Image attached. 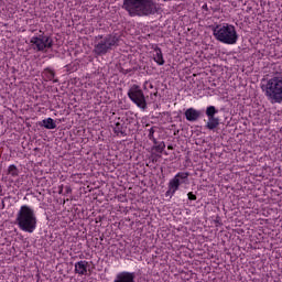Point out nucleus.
Instances as JSON below:
<instances>
[{"mask_svg": "<svg viewBox=\"0 0 282 282\" xmlns=\"http://www.w3.org/2000/svg\"><path fill=\"white\" fill-rule=\"evenodd\" d=\"M150 140H152V142H153V144H155V147H158V140L155 138L150 139Z\"/></svg>", "mask_w": 282, "mask_h": 282, "instance_id": "nucleus-23", "label": "nucleus"}, {"mask_svg": "<svg viewBox=\"0 0 282 282\" xmlns=\"http://www.w3.org/2000/svg\"><path fill=\"white\" fill-rule=\"evenodd\" d=\"M189 176L191 173L188 172H178L173 178L170 180L169 184L176 191H180V186H182V184H188Z\"/></svg>", "mask_w": 282, "mask_h": 282, "instance_id": "nucleus-9", "label": "nucleus"}, {"mask_svg": "<svg viewBox=\"0 0 282 282\" xmlns=\"http://www.w3.org/2000/svg\"><path fill=\"white\" fill-rule=\"evenodd\" d=\"M187 199L189 202H197V195H195L193 192L187 193Z\"/></svg>", "mask_w": 282, "mask_h": 282, "instance_id": "nucleus-20", "label": "nucleus"}, {"mask_svg": "<svg viewBox=\"0 0 282 282\" xmlns=\"http://www.w3.org/2000/svg\"><path fill=\"white\" fill-rule=\"evenodd\" d=\"M167 188L169 189L165 193V197H170V199H171V197H173V195H175V193H177V189L174 188L170 183L167 184Z\"/></svg>", "mask_w": 282, "mask_h": 282, "instance_id": "nucleus-17", "label": "nucleus"}, {"mask_svg": "<svg viewBox=\"0 0 282 282\" xmlns=\"http://www.w3.org/2000/svg\"><path fill=\"white\" fill-rule=\"evenodd\" d=\"M87 268H89V262L87 261H78L75 263V273L80 276H85L87 274Z\"/></svg>", "mask_w": 282, "mask_h": 282, "instance_id": "nucleus-12", "label": "nucleus"}, {"mask_svg": "<svg viewBox=\"0 0 282 282\" xmlns=\"http://www.w3.org/2000/svg\"><path fill=\"white\" fill-rule=\"evenodd\" d=\"M104 239H105L104 237H100V241H104Z\"/></svg>", "mask_w": 282, "mask_h": 282, "instance_id": "nucleus-26", "label": "nucleus"}, {"mask_svg": "<svg viewBox=\"0 0 282 282\" xmlns=\"http://www.w3.org/2000/svg\"><path fill=\"white\" fill-rule=\"evenodd\" d=\"M22 232H28L32 235L36 230V226L39 225V219L36 218V213L32 209V207L28 205H23L20 207L15 216L14 223Z\"/></svg>", "mask_w": 282, "mask_h": 282, "instance_id": "nucleus-2", "label": "nucleus"}, {"mask_svg": "<svg viewBox=\"0 0 282 282\" xmlns=\"http://www.w3.org/2000/svg\"><path fill=\"white\" fill-rule=\"evenodd\" d=\"M65 188H66V193H67V194H70V193H72V187H70V186H66Z\"/></svg>", "mask_w": 282, "mask_h": 282, "instance_id": "nucleus-22", "label": "nucleus"}, {"mask_svg": "<svg viewBox=\"0 0 282 282\" xmlns=\"http://www.w3.org/2000/svg\"><path fill=\"white\" fill-rule=\"evenodd\" d=\"M59 193H63V188L59 189Z\"/></svg>", "mask_w": 282, "mask_h": 282, "instance_id": "nucleus-27", "label": "nucleus"}, {"mask_svg": "<svg viewBox=\"0 0 282 282\" xmlns=\"http://www.w3.org/2000/svg\"><path fill=\"white\" fill-rule=\"evenodd\" d=\"M185 118L188 122H197L198 118H202V110L195 108H188L185 111Z\"/></svg>", "mask_w": 282, "mask_h": 282, "instance_id": "nucleus-11", "label": "nucleus"}, {"mask_svg": "<svg viewBox=\"0 0 282 282\" xmlns=\"http://www.w3.org/2000/svg\"><path fill=\"white\" fill-rule=\"evenodd\" d=\"M164 149H166L164 141L153 147V150L156 151V153H164Z\"/></svg>", "mask_w": 282, "mask_h": 282, "instance_id": "nucleus-18", "label": "nucleus"}, {"mask_svg": "<svg viewBox=\"0 0 282 282\" xmlns=\"http://www.w3.org/2000/svg\"><path fill=\"white\" fill-rule=\"evenodd\" d=\"M212 31L216 41H219V43H224L225 45H237V41H239V34L232 24H217L212 28Z\"/></svg>", "mask_w": 282, "mask_h": 282, "instance_id": "nucleus-4", "label": "nucleus"}, {"mask_svg": "<svg viewBox=\"0 0 282 282\" xmlns=\"http://www.w3.org/2000/svg\"><path fill=\"white\" fill-rule=\"evenodd\" d=\"M113 282H135V272L122 271L119 272Z\"/></svg>", "mask_w": 282, "mask_h": 282, "instance_id": "nucleus-10", "label": "nucleus"}, {"mask_svg": "<svg viewBox=\"0 0 282 282\" xmlns=\"http://www.w3.org/2000/svg\"><path fill=\"white\" fill-rule=\"evenodd\" d=\"M113 132L116 135H127V132L124 131V126L120 122L115 123Z\"/></svg>", "mask_w": 282, "mask_h": 282, "instance_id": "nucleus-15", "label": "nucleus"}, {"mask_svg": "<svg viewBox=\"0 0 282 282\" xmlns=\"http://www.w3.org/2000/svg\"><path fill=\"white\" fill-rule=\"evenodd\" d=\"M167 149H169L170 151H173V145H167Z\"/></svg>", "mask_w": 282, "mask_h": 282, "instance_id": "nucleus-25", "label": "nucleus"}, {"mask_svg": "<svg viewBox=\"0 0 282 282\" xmlns=\"http://www.w3.org/2000/svg\"><path fill=\"white\" fill-rule=\"evenodd\" d=\"M154 134H155V130L153 128H151L149 130V134H148L149 140H153V138H155Z\"/></svg>", "mask_w": 282, "mask_h": 282, "instance_id": "nucleus-21", "label": "nucleus"}, {"mask_svg": "<svg viewBox=\"0 0 282 282\" xmlns=\"http://www.w3.org/2000/svg\"><path fill=\"white\" fill-rule=\"evenodd\" d=\"M8 173H9V175H12V177H18L19 176V169L17 167V165L12 164V165L9 166Z\"/></svg>", "mask_w": 282, "mask_h": 282, "instance_id": "nucleus-16", "label": "nucleus"}, {"mask_svg": "<svg viewBox=\"0 0 282 282\" xmlns=\"http://www.w3.org/2000/svg\"><path fill=\"white\" fill-rule=\"evenodd\" d=\"M46 74L48 80H53V83H58V79H54V76H56V73H54V70L46 68Z\"/></svg>", "mask_w": 282, "mask_h": 282, "instance_id": "nucleus-19", "label": "nucleus"}, {"mask_svg": "<svg viewBox=\"0 0 282 282\" xmlns=\"http://www.w3.org/2000/svg\"><path fill=\"white\" fill-rule=\"evenodd\" d=\"M30 43L36 52H44L54 47V40L47 35L33 36Z\"/></svg>", "mask_w": 282, "mask_h": 282, "instance_id": "nucleus-7", "label": "nucleus"}, {"mask_svg": "<svg viewBox=\"0 0 282 282\" xmlns=\"http://www.w3.org/2000/svg\"><path fill=\"white\" fill-rule=\"evenodd\" d=\"M122 9L129 17H149L158 12V4L153 0H123Z\"/></svg>", "mask_w": 282, "mask_h": 282, "instance_id": "nucleus-1", "label": "nucleus"}, {"mask_svg": "<svg viewBox=\"0 0 282 282\" xmlns=\"http://www.w3.org/2000/svg\"><path fill=\"white\" fill-rule=\"evenodd\" d=\"M264 84L261 89L269 102L272 105H281L282 102V76L274 75L269 79H263Z\"/></svg>", "mask_w": 282, "mask_h": 282, "instance_id": "nucleus-3", "label": "nucleus"}, {"mask_svg": "<svg viewBox=\"0 0 282 282\" xmlns=\"http://www.w3.org/2000/svg\"><path fill=\"white\" fill-rule=\"evenodd\" d=\"M203 10H208V4H204Z\"/></svg>", "mask_w": 282, "mask_h": 282, "instance_id": "nucleus-24", "label": "nucleus"}, {"mask_svg": "<svg viewBox=\"0 0 282 282\" xmlns=\"http://www.w3.org/2000/svg\"><path fill=\"white\" fill-rule=\"evenodd\" d=\"M128 98L139 107V109H142V111H147V97L144 96V91L140 89V86L133 85L128 90Z\"/></svg>", "mask_w": 282, "mask_h": 282, "instance_id": "nucleus-6", "label": "nucleus"}, {"mask_svg": "<svg viewBox=\"0 0 282 282\" xmlns=\"http://www.w3.org/2000/svg\"><path fill=\"white\" fill-rule=\"evenodd\" d=\"M39 127H44V129H56V121L52 118H46L39 122Z\"/></svg>", "mask_w": 282, "mask_h": 282, "instance_id": "nucleus-13", "label": "nucleus"}, {"mask_svg": "<svg viewBox=\"0 0 282 282\" xmlns=\"http://www.w3.org/2000/svg\"><path fill=\"white\" fill-rule=\"evenodd\" d=\"M97 43L94 46L93 53L95 56H105L109 54L113 47H118L120 43V36L116 33L108 34L106 36H96Z\"/></svg>", "mask_w": 282, "mask_h": 282, "instance_id": "nucleus-5", "label": "nucleus"}, {"mask_svg": "<svg viewBox=\"0 0 282 282\" xmlns=\"http://www.w3.org/2000/svg\"><path fill=\"white\" fill-rule=\"evenodd\" d=\"M154 96H158V93H155Z\"/></svg>", "mask_w": 282, "mask_h": 282, "instance_id": "nucleus-28", "label": "nucleus"}, {"mask_svg": "<svg viewBox=\"0 0 282 282\" xmlns=\"http://www.w3.org/2000/svg\"><path fill=\"white\" fill-rule=\"evenodd\" d=\"M205 113L208 118L205 128L209 129V131H215L217 127H219V117H215L217 113H219V110H217L215 106H208L205 110Z\"/></svg>", "mask_w": 282, "mask_h": 282, "instance_id": "nucleus-8", "label": "nucleus"}, {"mask_svg": "<svg viewBox=\"0 0 282 282\" xmlns=\"http://www.w3.org/2000/svg\"><path fill=\"white\" fill-rule=\"evenodd\" d=\"M153 58L159 65H164V55H162V48L155 47L153 53Z\"/></svg>", "mask_w": 282, "mask_h": 282, "instance_id": "nucleus-14", "label": "nucleus"}]
</instances>
